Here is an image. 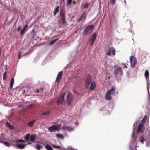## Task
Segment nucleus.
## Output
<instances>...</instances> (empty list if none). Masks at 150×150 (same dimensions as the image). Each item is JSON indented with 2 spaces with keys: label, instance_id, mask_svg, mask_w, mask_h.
<instances>
[{
  "label": "nucleus",
  "instance_id": "20",
  "mask_svg": "<svg viewBox=\"0 0 150 150\" xmlns=\"http://www.w3.org/2000/svg\"><path fill=\"white\" fill-rule=\"evenodd\" d=\"M14 83V78H12L10 84V87L11 89Z\"/></svg>",
  "mask_w": 150,
  "mask_h": 150
},
{
  "label": "nucleus",
  "instance_id": "49",
  "mask_svg": "<svg viewBox=\"0 0 150 150\" xmlns=\"http://www.w3.org/2000/svg\"><path fill=\"white\" fill-rule=\"evenodd\" d=\"M73 149V150H78L76 149Z\"/></svg>",
  "mask_w": 150,
  "mask_h": 150
},
{
  "label": "nucleus",
  "instance_id": "6",
  "mask_svg": "<svg viewBox=\"0 0 150 150\" xmlns=\"http://www.w3.org/2000/svg\"><path fill=\"white\" fill-rule=\"evenodd\" d=\"M61 125L60 124H55L53 125L48 128V130L50 132H52L55 131H59V129H60V127Z\"/></svg>",
  "mask_w": 150,
  "mask_h": 150
},
{
  "label": "nucleus",
  "instance_id": "52",
  "mask_svg": "<svg viewBox=\"0 0 150 150\" xmlns=\"http://www.w3.org/2000/svg\"><path fill=\"white\" fill-rule=\"evenodd\" d=\"M1 142H2V141H0V143H1Z\"/></svg>",
  "mask_w": 150,
  "mask_h": 150
},
{
  "label": "nucleus",
  "instance_id": "45",
  "mask_svg": "<svg viewBox=\"0 0 150 150\" xmlns=\"http://www.w3.org/2000/svg\"><path fill=\"white\" fill-rule=\"evenodd\" d=\"M21 105H18V107L19 108H20L21 107Z\"/></svg>",
  "mask_w": 150,
  "mask_h": 150
},
{
  "label": "nucleus",
  "instance_id": "15",
  "mask_svg": "<svg viewBox=\"0 0 150 150\" xmlns=\"http://www.w3.org/2000/svg\"><path fill=\"white\" fill-rule=\"evenodd\" d=\"M115 49L114 47H110L108 49V52L107 53V55L109 56H110L111 54L112 53L113 55H115Z\"/></svg>",
  "mask_w": 150,
  "mask_h": 150
},
{
  "label": "nucleus",
  "instance_id": "34",
  "mask_svg": "<svg viewBox=\"0 0 150 150\" xmlns=\"http://www.w3.org/2000/svg\"><path fill=\"white\" fill-rule=\"evenodd\" d=\"M58 38L52 41H51L50 42V44L51 45H53L58 40Z\"/></svg>",
  "mask_w": 150,
  "mask_h": 150
},
{
  "label": "nucleus",
  "instance_id": "19",
  "mask_svg": "<svg viewBox=\"0 0 150 150\" xmlns=\"http://www.w3.org/2000/svg\"><path fill=\"white\" fill-rule=\"evenodd\" d=\"M96 87V83L94 82H91L90 87V89L91 90H93L95 89Z\"/></svg>",
  "mask_w": 150,
  "mask_h": 150
},
{
  "label": "nucleus",
  "instance_id": "1",
  "mask_svg": "<svg viewBox=\"0 0 150 150\" xmlns=\"http://www.w3.org/2000/svg\"><path fill=\"white\" fill-rule=\"evenodd\" d=\"M137 123V122L135 123L133 125V134L132 135V139L130 144L129 149L130 150H136V136L134 134L135 131V125Z\"/></svg>",
  "mask_w": 150,
  "mask_h": 150
},
{
  "label": "nucleus",
  "instance_id": "5",
  "mask_svg": "<svg viewBox=\"0 0 150 150\" xmlns=\"http://www.w3.org/2000/svg\"><path fill=\"white\" fill-rule=\"evenodd\" d=\"M115 91L114 86H112L111 89L108 90L107 92L105 95V99L107 100H110L111 99V95H114Z\"/></svg>",
  "mask_w": 150,
  "mask_h": 150
},
{
  "label": "nucleus",
  "instance_id": "35",
  "mask_svg": "<svg viewBox=\"0 0 150 150\" xmlns=\"http://www.w3.org/2000/svg\"><path fill=\"white\" fill-rule=\"evenodd\" d=\"M147 117L146 116H145L143 118L142 120V123L145 122L147 119Z\"/></svg>",
  "mask_w": 150,
  "mask_h": 150
},
{
  "label": "nucleus",
  "instance_id": "41",
  "mask_svg": "<svg viewBox=\"0 0 150 150\" xmlns=\"http://www.w3.org/2000/svg\"><path fill=\"white\" fill-rule=\"evenodd\" d=\"M105 113H104V114H109V111L108 110H106L105 111Z\"/></svg>",
  "mask_w": 150,
  "mask_h": 150
},
{
  "label": "nucleus",
  "instance_id": "42",
  "mask_svg": "<svg viewBox=\"0 0 150 150\" xmlns=\"http://www.w3.org/2000/svg\"><path fill=\"white\" fill-rule=\"evenodd\" d=\"M53 146L54 148H57L59 147V146H56V145H53Z\"/></svg>",
  "mask_w": 150,
  "mask_h": 150
},
{
  "label": "nucleus",
  "instance_id": "33",
  "mask_svg": "<svg viewBox=\"0 0 150 150\" xmlns=\"http://www.w3.org/2000/svg\"><path fill=\"white\" fill-rule=\"evenodd\" d=\"M24 50V49H22L21 50V52H20L19 55H18V59H20L21 58L22 55V52Z\"/></svg>",
  "mask_w": 150,
  "mask_h": 150
},
{
  "label": "nucleus",
  "instance_id": "32",
  "mask_svg": "<svg viewBox=\"0 0 150 150\" xmlns=\"http://www.w3.org/2000/svg\"><path fill=\"white\" fill-rule=\"evenodd\" d=\"M50 114V112L49 110H47L45 112L43 113L42 114L44 115L47 116L49 115Z\"/></svg>",
  "mask_w": 150,
  "mask_h": 150
},
{
  "label": "nucleus",
  "instance_id": "18",
  "mask_svg": "<svg viewBox=\"0 0 150 150\" xmlns=\"http://www.w3.org/2000/svg\"><path fill=\"white\" fill-rule=\"evenodd\" d=\"M26 145L24 144H17L16 146V147L18 148H19L20 149H24Z\"/></svg>",
  "mask_w": 150,
  "mask_h": 150
},
{
  "label": "nucleus",
  "instance_id": "40",
  "mask_svg": "<svg viewBox=\"0 0 150 150\" xmlns=\"http://www.w3.org/2000/svg\"><path fill=\"white\" fill-rule=\"evenodd\" d=\"M67 4L69 5L72 2V0H68L67 1Z\"/></svg>",
  "mask_w": 150,
  "mask_h": 150
},
{
  "label": "nucleus",
  "instance_id": "3",
  "mask_svg": "<svg viewBox=\"0 0 150 150\" xmlns=\"http://www.w3.org/2000/svg\"><path fill=\"white\" fill-rule=\"evenodd\" d=\"M94 26L93 25H91L86 26L84 29L83 34L84 36L89 35L93 31Z\"/></svg>",
  "mask_w": 150,
  "mask_h": 150
},
{
  "label": "nucleus",
  "instance_id": "50",
  "mask_svg": "<svg viewBox=\"0 0 150 150\" xmlns=\"http://www.w3.org/2000/svg\"><path fill=\"white\" fill-rule=\"evenodd\" d=\"M125 67L126 68H127V67L126 66H125Z\"/></svg>",
  "mask_w": 150,
  "mask_h": 150
},
{
  "label": "nucleus",
  "instance_id": "28",
  "mask_svg": "<svg viewBox=\"0 0 150 150\" xmlns=\"http://www.w3.org/2000/svg\"><path fill=\"white\" fill-rule=\"evenodd\" d=\"M45 148L47 150H53L52 147L48 144H46V145Z\"/></svg>",
  "mask_w": 150,
  "mask_h": 150
},
{
  "label": "nucleus",
  "instance_id": "47",
  "mask_svg": "<svg viewBox=\"0 0 150 150\" xmlns=\"http://www.w3.org/2000/svg\"><path fill=\"white\" fill-rule=\"evenodd\" d=\"M31 144V143L30 142H28V144Z\"/></svg>",
  "mask_w": 150,
  "mask_h": 150
},
{
  "label": "nucleus",
  "instance_id": "24",
  "mask_svg": "<svg viewBox=\"0 0 150 150\" xmlns=\"http://www.w3.org/2000/svg\"><path fill=\"white\" fill-rule=\"evenodd\" d=\"M6 126L8 127L10 129H13L14 128V127L13 126L11 125L10 123L8 122H6Z\"/></svg>",
  "mask_w": 150,
  "mask_h": 150
},
{
  "label": "nucleus",
  "instance_id": "27",
  "mask_svg": "<svg viewBox=\"0 0 150 150\" xmlns=\"http://www.w3.org/2000/svg\"><path fill=\"white\" fill-rule=\"evenodd\" d=\"M59 6H57V7L56 8L55 11L54 12V15H55L57 13L59 12Z\"/></svg>",
  "mask_w": 150,
  "mask_h": 150
},
{
  "label": "nucleus",
  "instance_id": "54",
  "mask_svg": "<svg viewBox=\"0 0 150 150\" xmlns=\"http://www.w3.org/2000/svg\"><path fill=\"white\" fill-rule=\"evenodd\" d=\"M25 55V54H23V56H24V55Z\"/></svg>",
  "mask_w": 150,
  "mask_h": 150
},
{
  "label": "nucleus",
  "instance_id": "30",
  "mask_svg": "<svg viewBox=\"0 0 150 150\" xmlns=\"http://www.w3.org/2000/svg\"><path fill=\"white\" fill-rule=\"evenodd\" d=\"M42 148V146L39 144H37L36 145V149L38 150H40Z\"/></svg>",
  "mask_w": 150,
  "mask_h": 150
},
{
  "label": "nucleus",
  "instance_id": "31",
  "mask_svg": "<svg viewBox=\"0 0 150 150\" xmlns=\"http://www.w3.org/2000/svg\"><path fill=\"white\" fill-rule=\"evenodd\" d=\"M30 137V134H27L25 137V139L27 141H29V138Z\"/></svg>",
  "mask_w": 150,
  "mask_h": 150
},
{
  "label": "nucleus",
  "instance_id": "48",
  "mask_svg": "<svg viewBox=\"0 0 150 150\" xmlns=\"http://www.w3.org/2000/svg\"><path fill=\"white\" fill-rule=\"evenodd\" d=\"M124 2L125 3V4H126V1L125 0H124Z\"/></svg>",
  "mask_w": 150,
  "mask_h": 150
},
{
  "label": "nucleus",
  "instance_id": "25",
  "mask_svg": "<svg viewBox=\"0 0 150 150\" xmlns=\"http://www.w3.org/2000/svg\"><path fill=\"white\" fill-rule=\"evenodd\" d=\"M4 144L6 145V146L9 147L10 146V143L8 142L7 141H2V142Z\"/></svg>",
  "mask_w": 150,
  "mask_h": 150
},
{
  "label": "nucleus",
  "instance_id": "9",
  "mask_svg": "<svg viewBox=\"0 0 150 150\" xmlns=\"http://www.w3.org/2000/svg\"><path fill=\"white\" fill-rule=\"evenodd\" d=\"M97 36V34L96 33H93L89 41L90 46H91L93 44Z\"/></svg>",
  "mask_w": 150,
  "mask_h": 150
},
{
  "label": "nucleus",
  "instance_id": "44",
  "mask_svg": "<svg viewBox=\"0 0 150 150\" xmlns=\"http://www.w3.org/2000/svg\"><path fill=\"white\" fill-rule=\"evenodd\" d=\"M75 124H76V126H77L78 124V122H76V121Z\"/></svg>",
  "mask_w": 150,
  "mask_h": 150
},
{
  "label": "nucleus",
  "instance_id": "56",
  "mask_svg": "<svg viewBox=\"0 0 150 150\" xmlns=\"http://www.w3.org/2000/svg\"><path fill=\"white\" fill-rule=\"evenodd\" d=\"M64 1V0H63Z\"/></svg>",
  "mask_w": 150,
  "mask_h": 150
},
{
  "label": "nucleus",
  "instance_id": "37",
  "mask_svg": "<svg viewBox=\"0 0 150 150\" xmlns=\"http://www.w3.org/2000/svg\"><path fill=\"white\" fill-rule=\"evenodd\" d=\"M110 2L112 5L115 4L116 2V0H110Z\"/></svg>",
  "mask_w": 150,
  "mask_h": 150
},
{
  "label": "nucleus",
  "instance_id": "16",
  "mask_svg": "<svg viewBox=\"0 0 150 150\" xmlns=\"http://www.w3.org/2000/svg\"><path fill=\"white\" fill-rule=\"evenodd\" d=\"M62 129L64 130H66L69 132H71L74 130V128L71 127L69 126H64L62 127Z\"/></svg>",
  "mask_w": 150,
  "mask_h": 150
},
{
  "label": "nucleus",
  "instance_id": "4",
  "mask_svg": "<svg viewBox=\"0 0 150 150\" xmlns=\"http://www.w3.org/2000/svg\"><path fill=\"white\" fill-rule=\"evenodd\" d=\"M149 75L148 71L147 70H146L144 74V76L147 81V88L148 93V99L149 100L150 99V94L149 92L150 83L149 82Z\"/></svg>",
  "mask_w": 150,
  "mask_h": 150
},
{
  "label": "nucleus",
  "instance_id": "17",
  "mask_svg": "<svg viewBox=\"0 0 150 150\" xmlns=\"http://www.w3.org/2000/svg\"><path fill=\"white\" fill-rule=\"evenodd\" d=\"M63 74V71H61L60 72H59L58 75L57 76V77L56 79V81H60V80L61 79L62 75Z\"/></svg>",
  "mask_w": 150,
  "mask_h": 150
},
{
  "label": "nucleus",
  "instance_id": "8",
  "mask_svg": "<svg viewBox=\"0 0 150 150\" xmlns=\"http://www.w3.org/2000/svg\"><path fill=\"white\" fill-rule=\"evenodd\" d=\"M59 17L62 20V23L64 24L66 23L65 13L63 10H60Z\"/></svg>",
  "mask_w": 150,
  "mask_h": 150
},
{
  "label": "nucleus",
  "instance_id": "43",
  "mask_svg": "<svg viewBox=\"0 0 150 150\" xmlns=\"http://www.w3.org/2000/svg\"><path fill=\"white\" fill-rule=\"evenodd\" d=\"M21 28V27L20 26H19L18 29H17V30L19 31V30Z\"/></svg>",
  "mask_w": 150,
  "mask_h": 150
},
{
  "label": "nucleus",
  "instance_id": "12",
  "mask_svg": "<svg viewBox=\"0 0 150 150\" xmlns=\"http://www.w3.org/2000/svg\"><path fill=\"white\" fill-rule=\"evenodd\" d=\"M65 95V93H62L60 97L58 99L57 101V103L58 105H61L63 103Z\"/></svg>",
  "mask_w": 150,
  "mask_h": 150
},
{
  "label": "nucleus",
  "instance_id": "23",
  "mask_svg": "<svg viewBox=\"0 0 150 150\" xmlns=\"http://www.w3.org/2000/svg\"><path fill=\"white\" fill-rule=\"evenodd\" d=\"M36 139V136L35 134H32L30 137V140L31 141H34Z\"/></svg>",
  "mask_w": 150,
  "mask_h": 150
},
{
  "label": "nucleus",
  "instance_id": "10",
  "mask_svg": "<svg viewBox=\"0 0 150 150\" xmlns=\"http://www.w3.org/2000/svg\"><path fill=\"white\" fill-rule=\"evenodd\" d=\"M130 59L131 66L132 68L134 67L137 63V59L133 56H131Z\"/></svg>",
  "mask_w": 150,
  "mask_h": 150
},
{
  "label": "nucleus",
  "instance_id": "7",
  "mask_svg": "<svg viewBox=\"0 0 150 150\" xmlns=\"http://www.w3.org/2000/svg\"><path fill=\"white\" fill-rule=\"evenodd\" d=\"M74 95L71 92H69L68 95L67 96L66 102L69 105H71L73 103Z\"/></svg>",
  "mask_w": 150,
  "mask_h": 150
},
{
  "label": "nucleus",
  "instance_id": "46",
  "mask_svg": "<svg viewBox=\"0 0 150 150\" xmlns=\"http://www.w3.org/2000/svg\"><path fill=\"white\" fill-rule=\"evenodd\" d=\"M39 89H37V93H38L39 92Z\"/></svg>",
  "mask_w": 150,
  "mask_h": 150
},
{
  "label": "nucleus",
  "instance_id": "26",
  "mask_svg": "<svg viewBox=\"0 0 150 150\" xmlns=\"http://www.w3.org/2000/svg\"><path fill=\"white\" fill-rule=\"evenodd\" d=\"M56 136L57 137L61 139H63L64 138V136L62 134H56Z\"/></svg>",
  "mask_w": 150,
  "mask_h": 150
},
{
  "label": "nucleus",
  "instance_id": "38",
  "mask_svg": "<svg viewBox=\"0 0 150 150\" xmlns=\"http://www.w3.org/2000/svg\"><path fill=\"white\" fill-rule=\"evenodd\" d=\"M88 3H85L84 4L83 7V8H86L88 7Z\"/></svg>",
  "mask_w": 150,
  "mask_h": 150
},
{
  "label": "nucleus",
  "instance_id": "55",
  "mask_svg": "<svg viewBox=\"0 0 150 150\" xmlns=\"http://www.w3.org/2000/svg\"><path fill=\"white\" fill-rule=\"evenodd\" d=\"M24 92H25V90H24Z\"/></svg>",
  "mask_w": 150,
  "mask_h": 150
},
{
  "label": "nucleus",
  "instance_id": "21",
  "mask_svg": "<svg viewBox=\"0 0 150 150\" xmlns=\"http://www.w3.org/2000/svg\"><path fill=\"white\" fill-rule=\"evenodd\" d=\"M36 121V120H34L33 121L30 122L27 124V125L30 127H32L33 126V123Z\"/></svg>",
  "mask_w": 150,
  "mask_h": 150
},
{
  "label": "nucleus",
  "instance_id": "13",
  "mask_svg": "<svg viewBox=\"0 0 150 150\" xmlns=\"http://www.w3.org/2000/svg\"><path fill=\"white\" fill-rule=\"evenodd\" d=\"M122 74V70L120 67H119L117 68L114 72L115 76L116 78L117 77L118 75H121Z\"/></svg>",
  "mask_w": 150,
  "mask_h": 150
},
{
  "label": "nucleus",
  "instance_id": "22",
  "mask_svg": "<svg viewBox=\"0 0 150 150\" xmlns=\"http://www.w3.org/2000/svg\"><path fill=\"white\" fill-rule=\"evenodd\" d=\"M28 25H25V26L21 30V35H22L24 33L26 29L28 27Z\"/></svg>",
  "mask_w": 150,
  "mask_h": 150
},
{
  "label": "nucleus",
  "instance_id": "14",
  "mask_svg": "<svg viewBox=\"0 0 150 150\" xmlns=\"http://www.w3.org/2000/svg\"><path fill=\"white\" fill-rule=\"evenodd\" d=\"M145 130V128L144 127V125L142 124H140L138 127V130L137 133H142Z\"/></svg>",
  "mask_w": 150,
  "mask_h": 150
},
{
  "label": "nucleus",
  "instance_id": "29",
  "mask_svg": "<svg viewBox=\"0 0 150 150\" xmlns=\"http://www.w3.org/2000/svg\"><path fill=\"white\" fill-rule=\"evenodd\" d=\"M25 141L24 140H23V139H18L17 140H16L15 141V142L17 143L18 142H23L25 143Z\"/></svg>",
  "mask_w": 150,
  "mask_h": 150
},
{
  "label": "nucleus",
  "instance_id": "51",
  "mask_svg": "<svg viewBox=\"0 0 150 150\" xmlns=\"http://www.w3.org/2000/svg\"><path fill=\"white\" fill-rule=\"evenodd\" d=\"M75 3V1H74V4Z\"/></svg>",
  "mask_w": 150,
  "mask_h": 150
},
{
  "label": "nucleus",
  "instance_id": "11",
  "mask_svg": "<svg viewBox=\"0 0 150 150\" xmlns=\"http://www.w3.org/2000/svg\"><path fill=\"white\" fill-rule=\"evenodd\" d=\"M85 86L86 88H88L89 84L91 81V76L90 75H88L86 77L85 80Z\"/></svg>",
  "mask_w": 150,
  "mask_h": 150
},
{
  "label": "nucleus",
  "instance_id": "36",
  "mask_svg": "<svg viewBox=\"0 0 150 150\" xmlns=\"http://www.w3.org/2000/svg\"><path fill=\"white\" fill-rule=\"evenodd\" d=\"M4 76H3V80H5L6 79V78L7 77L6 75V72L5 71V73L4 74Z\"/></svg>",
  "mask_w": 150,
  "mask_h": 150
},
{
  "label": "nucleus",
  "instance_id": "53",
  "mask_svg": "<svg viewBox=\"0 0 150 150\" xmlns=\"http://www.w3.org/2000/svg\"><path fill=\"white\" fill-rule=\"evenodd\" d=\"M15 146V144H13V146Z\"/></svg>",
  "mask_w": 150,
  "mask_h": 150
},
{
  "label": "nucleus",
  "instance_id": "2",
  "mask_svg": "<svg viewBox=\"0 0 150 150\" xmlns=\"http://www.w3.org/2000/svg\"><path fill=\"white\" fill-rule=\"evenodd\" d=\"M146 138L145 139L144 137L142 136H141L139 137V140L140 142L143 143L144 140L146 142V145L147 146H150V132H146Z\"/></svg>",
  "mask_w": 150,
  "mask_h": 150
},
{
  "label": "nucleus",
  "instance_id": "39",
  "mask_svg": "<svg viewBox=\"0 0 150 150\" xmlns=\"http://www.w3.org/2000/svg\"><path fill=\"white\" fill-rule=\"evenodd\" d=\"M84 15V13H83V14H82L81 17L80 18H79L78 20V22H80L82 19L83 16Z\"/></svg>",
  "mask_w": 150,
  "mask_h": 150
}]
</instances>
